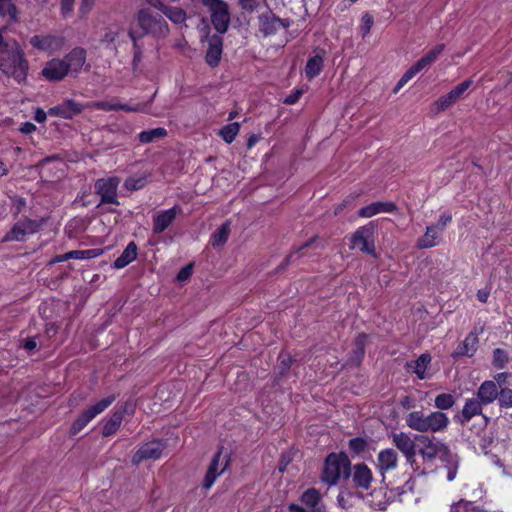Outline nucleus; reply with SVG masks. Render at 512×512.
Instances as JSON below:
<instances>
[{"label": "nucleus", "mask_w": 512, "mask_h": 512, "mask_svg": "<svg viewBox=\"0 0 512 512\" xmlns=\"http://www.w3.org/2000/svg\"><path fill=\"white\" fill-rule=\"evenodd\" d=\"M115 399L114 395H110L87 408L72 424L70 429L71 434H78L91 420L105 411Z\"/></svg>", "instance_id": "obj_7"}, {"label": "nucleus", "mask_w": 512, "mask_h": 512, "mask_svg": "<svg viewBox=\"0 0 512 512\" xmlns=\"http://www.w3.org/2000/svg\"><path fill=\"white\" fill-rule=\"evenodd\" d=\"M444 48V44H437L423 57L416 61V63L412 65L410 68L414 71L415 74L419 73L424 68L432 65L437 60L438 56L443 52Z\"/></svg>", "instance_id": "obj_25"}, {"label": "nucleus", "mask_w": 512, "mask_h": 512, "mask_svg": "<svg viewBox=\"0 0 512 512\" xmlns=\"http://www.w3.org/2000/svg\"><path fill=\"white\" fill-rule=\"evenodd\" d=\"M478 341V335L474 332H470L463 342L457 346L452 356L454 358L462 356L472 357L477 350Z\"/></svg>", "instance_id": "obj_24"}, {"label": "nucleus", "mask_w": 512, "mask_h": 512, "mask_svg": "<svg viewBox=\"0 0 512 512\" xmlns=\"http://www.w3.org/2000/svg\"><path fill=\"white\" fill-rule=\"evenodd\" d=\"M74 0H61V12L64 16H67L73 10Z\"/></svg>", "instance_id": "obj_60"}, {"label": "nucleus", "mask_w": 512, "mask_h": 512, "mask_svg": "<svg viewBox=\"0 0 512 512\" xmlns=\"http://www.w3.org/2000/svg\"><path fill=\"white\" fill-rule=\"evenodd\" d=\"M351 248L376 256L373 232L366 227H360L351 238Z\"/></svg>", "instance_id": "obj_11"}, {"label": "nucleus", "mask_w": 512, "mask_h": 512, "mask_svg": "<svg viewBox=\"0 0 512 512\" xmlns=\"http://www.w3.org/2000/svg\"><path fill=\"white\" fill-rule=\"evenodd\" d=\"M164 446L160 441H150L143 444L132 457V463L138 465L143 460H157L161 457Z\"/></svg>", "instance_id": "obj_14"}, {"label": "nucleus", "mask_w": 512, "mask_h": 512, "mask_svg": "<svg viewBox=\"0 0 512 512\" xmlns=\"http://www.w3.org/2000/svg\"><path fill=\"white\" fill-rule=\"evenodd\" d=\"M398 211L397 206L392 201L373 202L358 211V215L362 218H371L381 213H395Z\"/></svg>", "instance_id": "obj_17"}, {"label": "nucleus", "mask_w": 512, "mask_h": 512, "mask_svg": "<svg viewBox=\"0 0 512 512\" xmlns=\"http://www.w3.org/2000/svg\"><path fill=\"white\" fill-rule=\"evenodd\" d=\"M350 475V461L343 454L331 453L327 456L324 464L322 481L335 485L341 477L347 478Z\"/></svg>", "instance_id": "obj_4"}, {"label": "nucleus", "mask_w": 512, "mask_h": 512, "mask_svg": "<svg viewBox=\"0 0 512 512\" xmlns=\"http://www.w3.org/2000/svg\"><path fill=\"white\" fill-rule=\"evenodd\" d=\"M473 81L471 79H467L460 84H458L456 87H454L452 90H450L451 94L454 98L458 101L460 98L463 97L464 93L470 88Z\"/></svg>", "instance_id": "obj_50"}, {"label": "nucleus", "mask_w": 512, "mask_h": 512, "mask_svg": "<svg viewBox=\"0 0 512 512\" xmlns=\"http://www.w3.org/2000/svg\"><path fill=\"white\" fill-rule=\"evenodd\" d=\"M301 502L311 510V512H324L321 505V495L315 488L307 489L301 496Z\"/></svg>", "instance_id": "obj_30"}, {"label": "nucleus", "mask_w": 512, "mask_h": 512, "mask_svg": "<svg viewBox=\"0 0 512 512\" xmlns=\"http://www.w3.org/2000/svg\"><path fill=\"white\" fill-rule=\"evenodd\" d=\"M398 454L392 448L383 449L377 456V468L384 477L385 473L394 470L398 465Z\"/></svg>", "instance_id": "obj_18"}, {"label": "nucleus", "mask_w": 512, "mask_h": 512, "mask_svg": "<svg viewBox=\"0 0 512 512\" xmlns=\"http://www.w3.org/2000/svg\"><path fill=\"white\" fill-rule=\"evenodd\" d=\"M84 107H85L84 105H82L72 99H69L59 105L51 107L48 110V114L50 116L61 117L64 119H71L75 115L80 114L83 111Z\"/></svg>", "instance_id": "obj_15"}, {"label": "nucleus", "mask_w": 512, "mask_h": 512, "mask_svg": "<svg viewBox=\"0 0 512 512\" xmlns=\"http://www.w3.org/2000/svg\"><path fill=\"white\" fill-rule=\"evenodd\" d=\"M47 114L42 108H36L35 110V115H34V119L38 122V123H43L46 121V118H47Z\"/></svg>", "instance_id": "obj_63"}, {"label": "nucleus", "mask_w": 512, "mask_h": 512, "mask_svg": "<svg viewBox=\"0 0 512 512\" xmlns=\"http://www.w3.org/2000/svg\"><path fill=\"white\" fill-rule=\"evenodd\" d=\"M115 399L114 395H110L87 408L72 424L70 429L71 434H78L91 420L105 411Z\"/></svg>", "instance_id": "obj_8"}, {"label": "nucleus", "mask_w": 512, "mask_h": 512, "mask_svg": "<svg viewBox=\"0 0 512 512\" xmlns=\"http://www.w3.org/2000/svg\"><path fill=\"white\" fill-rule=\"evenodd\" d=\"M117 110H124L127 112H145V105L143 104H136L134 106H130L128 104H119L117 103Z\"/></svg>", "instance_id": "obj_58"}, {"label": "nucleus", "mask_w": 512, "mask_h": 512, "mask_svg": "<svg viewBox=\"0 0 512 512\" xmlns=\"http://www.w3.org/2000/svg\"><path fill=\"white\" fill-rule=\"evenodd\" d=\"M239 131L240 124L238 122H234L223 126L219 131V135L226 143L230 144L235 140Z\"/></svg>", "instance_id": "obj_37"}, {"label": "nucleus", "mask_w": 512, "mask_h": 512, "mask_svg": "<svg viewBox=\"0 0 512 512\" xmlns=\"http://www.w3.org/2000/svg\"><path fill=\"white\" fill-rule=\"evenodd\" d=\"M324 66V60L321 55H315L308 59L305 66V75L311 80L320 74Z\"/></svg>", "instance_id": "obj_34"}, {"label": "nucleus", "mask_w": 512, "mask_h": 512, "mask_svg": "<svg viewBox=\"0 0 512 512\" xmlns=\"http://www.w3.org/2000/svg\"><path fill=\"white\" fill-rule=\"evenodd\" d=\"M366 447V441L362 438H353L349 441V448L356 454L364 451Z\"/></svg>", "instance_id": "obj_53"}, {"label": "nucleus", "mask_w": 512, "mask_h": 512, "mask_svg": "<svg viewBox=\"0 0 512 512\" xmlns=\"http://www.w3.org/2000/svg\"><path fill=\"white\" fill-rule=\"evenodd\" d=\"M181 212L180 207H172L159 213L156 218V224H170L176 220V216Z\"/></svg>", "instance_id": "obj_40"}, {"label": "nucleus", "mask_w": 512, "mask_h": 512, "mask_svg": "<svg viewBox=\"0 0 512 512\" xmlns=\"http://www.w3.org/2000/svg\"><path fill=\"white\" fill-rule=\"evenodd\" d=\"M415 440L418 447L417 453L424 463H432L436 458L441 461H451L452 452L444 442L425 434L416 435Z\"/></svg>", "instance_id": "obj_3"}, {"label": "nucleus", "mask_w": 512, "mask_h": 512, "mask_svg": "<svg viewBox=\"0 0 512 512\" xmlns=\"http://www.w3.org/2000/svg\"><path fill=\"white\" fill-rule=\"evenodd\" d=\"M163 14L174 23H182L186 19L185 11L179 7L166 6L163 10Z\"/></svg>", "instance_id": "obj_41"}, {"label": "nucleus", "mask_w": 512, "mask_h": 512, "mask_svg": "<svg viewBox=\"0 0 512 512\" xmlns=\"http://www.w3.org/2000/svg\"><path fill=\"white\" fill-rule=\"evenodd\" d=\"M338 504L350 512H358L360 506L364 504L363 496L358 492L343 490L337 497Z\"/></svg>", "instance_id": "obj_20"}, {"label": "nucleus", "mask_w": 512, "mask_h": 512, "mask_svg": "<svg viewBox=\"0 0 512 512\" xmlns=\"http://www.w3.org/2000/svg\"><path fill=\"white\" fill-rule=\"evenodd\" d=\"M301 95L302 90H296L295 92H293L292 94L285 98L284 103L288 105L295 104L299 100Z\"/></svg>", "instance_id": "obj_61"}, {"label": "nucleus", "mask_w": 512, "mask_h": 512, "mask_svg": "<svg viewBox=\"0 0 512 512\" xmlns=\"http://www.w3.org/2000/svg\"><path fill=\"white\" fill-rule=\"evenodd\" d=\"M220 458L221 451H218L212 459L205 475L203 486L206 489H209L214 484L216 478L220 476L226 468L227 463L222 468H219Z\"/></svg>", "instance_id": "obj_27"}, {"label": "nucleus", "mask_w": 512, "mask_h": 512, "mask_svg": "<svg viewBox=\"0 0 512 512\" xmlns=\"http://www.w3.org/2000/svg\"><path fill=\"white\" fill-rule=\"evenodd\" d=\"M127 412V405L123 408L116 410L111 417L106 421L102 434L107 437L116 433V431L120 428L123 417Z\"/></svg>", "instance_id": "obj_29"}, {"label": "nucleus", "mask_w": 512, "mask_h": 512, "mask_svg": "<svg viewBox=\"0 0 512 512\" xmlns=\"http://www.w3.org/2000/svg\"><path fill=\"white\" fill-rule=\"evenodd\" d=\"M406 425L421 434L443 432L449 425L448 416L441 411L425 414L422 410L412 411L405 418Z\"/></svg>", "instance_id": "obj_2"}, {"label": "nucleus", "mask_w": 512, "mask_h": 512, "mask_svg": "<svg viewBox=\"0 0 512 512\" xmlns=\"http://www.w3.org/2000/svg\"><path fill=\"white\" fill-rule=\"evenodd\" d=\"M203 5L210 12L214 28L219 33H225L230 23L228 4L223 0H203Z\"/></svg>", "instance_id": "obj_6"}, {"label": "nucleus", "mask_w": 512, "mask_h": 512, "mask_svg": "<svg viewBox=\"0 0 512 512\" xmlns=\"http://www.w3.org/2000/svg\"><path fill=\"white\" fill-rule=\"evenodd\" d=\"M94 2H95V0H82L81 6H80V11L83 14L88 13L91 10V8L93 7Z\"/></svg>", "instance_id": "obj_64"}, {"label": "nucleus", "mask_w": 512, "mask_h": 512, "mask_svg": "<svg viewBox=\"0 0 512 512\" xmlns=\"http://www.w3.org/2000/svg\"><path fill=\"white\" fill-rule=\"evenodd\" d=\"M392 444L403 454L406 461L413 465L417 454V441L415 438L405 432L393 433L391 435Z\"/></svg>", "instance_id": "obj_10"}, {"label": "nucleus", "mask_w": 512, "mask_h": 512, "mask_svg": "<svg viewBox=\"0 0 512 512\" xmlns=\"http://www.w3.org/2000/svg\"><path fill=\"white\" fill-rule=\"evenodd\" d=\"M69 73L63 59H52L46 63L42 75L49 81H60Z\"/></svg>", "instance_id": "obj_19"}, {"label": "nucleus", "mask_w": 512, "mask_h": 512, "mask_svg": "<svg viewBox=\"0 0 512 512\" xmlns=\"http://www.w3.org/2000/svg\"><path fill=\"white\" fill-rule=\"evenodd\" d=\"M167 136V130L162 127L153 128L150 130L142 131L138 135V139L143 144L152 143L157 139H162Z\"/></svg>", "instance_id": "obj_36"}, {"label": "nucleus", "mask_w": 512, "mask_h": 512, "mask_svg": "<svg viewBox=\"0 0 512 512\" xmlns=\"http://www.w3.org/2000/svg\"><path fill=\"white\" fill-rule=\"evenodd\" d=\"M192 271H193V263H189L187 264L185 267H183L179 273L177 274V280L179 282H185L187 281L191 275H192Z\"/></svg>", "instance_id": "obj_56"}, {"label": "nucleus", "mask_w": 512, "mask_h": 512, "mask_svg": "<svg viewBox=\"0 0 512 512\" xmlns=\"http://www.w3.org/2000/svg\"><path fill=\"white\" fill-rule=\"evenodd\" d=\"M86 107L98 109V110H104V111H113V110H117V103L110 102V101H98V102L88 103L86 105Z\"/></svg>", "instance_id": "obj_52"}, {"label": "nucleus", "mask_w": 512, "mask_h": 512, "mask_svg": "<svg viewBox=\"0 0 512 512\" xmlns=\"http://www.w3.org/2000/svg\"><path fill=\"white\" fill-rule=\"evenodd\" d=\"M117 37H118L117 29L109 27L106 29L105 33L103 34L101 41L103 43L111 44L117 39Z\"/></svg>", "instance_id": "obj_57"}, {"label": "nucleus", "mask_w": 512, "mask_h": 512, "mask_svg": "<svg viewBox=\"0 0 512 512\" xmlns=\"http://www.w3.org/2000/svg\"><path fill=\"white\" fill-rule=\"evenodd\" d=\"M508 353L501 348H496L493 351V365L499 369H502L508 363Z\"/></svg>", "instance_id": "obj_46"}, {"label": "nucleus", "mask_w": 512, "mask_h": 512, "mask_svg": "<svg viewBox=\"0 0 512 512\" xmlns=\"http://www.w3.org/2000/svg\"><path fill=\"white\" fill-rule=\"evenodd\" d=\"M431 362V356L428 353L421 354L418 359L407 363V367L417 375L419 379H426V369Z\"/></svg>", "instance_id": "obj_32"}, {"label": "nucleus", "mask_w": 512, "mask_h": 512, "mask_svg": "<svg viewBox=\"0 0 512 512\" xmlns=\"http://www.w3.org/2000/svg\"><path fill=\"white\" fill-rule=\"evenodd\" d=\"M451 512H483L473 502L460 500L451 507Z\"/></svg>", "instance_id": "obj_45"}, {"label": "nucleus", "mask_w": 512, "mask_h": 512, "mask_svg": "<svg viewBox=\"0 0 512 512\" xmlns=\"http://www.w3.org/2000/svg\"><path fill=\"white\" fill-rule=\"evenodd\" d=\"M137 245L135 242H130L124 249L122 254L114 261L113 266L116 269H122L134 261L137 257Z\"/></svg>", "instance_id": "obj_31"}, {"label": "nucleus", "mask_w": 512, "mask_h": 512, "mask_svg": "<svg viewBox=\"0 0 512 512\" xmlns=\"http://www.w3.org/2000/svg\"><path fill=\"white\" fill-rule=\"evenodd\" d=\"M223 39L219 35H212L208 39V49L206 53V63L211 67H216L222 56Z\"/></svg>", "instance_id": "obj_21"}, {"label": "nucleus", "mask_w": 512, "mask_h": 512, "mask_svg": "<svg viewBox=\"0 0 512 512\" xmlns=\"http://www.w3.org/2000/svg\"><path fill=\"white\" fill-rule=\"evenodd\" d=\"M30 44L42 51L56 52L64 46V39L57 35H35L30 38Z\"/></svg>", "instance_id": "obj_13"}, {"label": "nucleus", "mask_w": 512, "mask_h": 512, "mask_svg": "<svg viewBox=\"0 0 512 512\" xmlns=\"http://www.w3.org/2000/svg\"><path fill=\"white\" fill-rule=\"evenodd\" d=\"M230 235L229 226H221L211 238V245L215 248H221L227 241Z\"/></svg>", "instance_id": "obj_38"}, {"label": "nucleus", "mask_w": 512, "mask_h": 512, "mask_svg": "<svg viewBox=\"0 0 512 512\" xmlns=\"http://www.w3.org/2000/svg\"><path fill=\"white\" fill-rule=\"evenodd\" d=\"M4 32L5 29H0V71L21 83L28 74V61L19 43Z\"/></svg>", "instance_id": "obj_1"}, {"label": "nucleus", "mask_w": 512, "mask_h": 512, "mask_svg": "<svg viewBox=\"0 0 512 512\" xmlns=\"http://www.w3.org/2000/svg\"><path fill=\"white\" fill-rule=\"evenodd\" d=\"M498 402L501 407L511 408L512 407V390L511 389H501L498 391Z\"/></svg>", "instance_id": "obj_47"}, {"label": "nucleus", "mask_w": 512, "mask_h": 512, "mask_svg": "<svg viewBox=\"0 0 512 512\" xmlns=\"http://www.w3.org/2000/svg\"><path fill=\"white\" fill-rule=\"evenodd\" d=\"M17 7L11 0H0V15H8L12 20H17Z\"/></svg>", "instance_id": "obj_44"}, {"label": "nucleus", "mask_w": 512, "mask_h": 512, "mask_svg": "<svg viewBox=\"0 0 512 512\" xmlns=\"http://www.w3.org/2000/svg\"><path fill=\"white\" fill-rule=\"evenodd\" d=\"M68 73L78 74L86 61V52L82 48H74L63 59Z\"/></svg>", "instance_id": "obj_22"}, {"label": "nucleus", "mask_w": 512, "mask_h": 512, "mask_svg": "<svg viewBox=\"0 0 512 512\" xmlns=\"http://www.w3.org/2000/svg\"><path fill=\"white\" fill-rule=\"evenodd\" d=\"M416 74L414 73V71L409 68L405 73L404 75L400 78V80L398 81L397 85L394 87L393 89V92L394 93H398V91L408 83V81H410Z\"/></svg>", "instance_id": "obj_54"}, {"label": "nucleus", "mask_w": 512, "mask_h": 512, "mask_svg": "<svg viewBox=\"0 0 512 512\" xmlns=\"http://www.w3.org/2000/svg\"><path fill=\"white\" fill-rule=\"evenodd\" d=\"M35 130L36 126L32 122H25L19 128V131L23 134H31Z\"/></svg>", "instance_id": "obj_62"}, {"label": "nucleus", "mask_w": 512, "mask_h": 512, "mask_svg": "<svg viewBox=\"0 0 512 512\" xmlns=\"http://www.w3.org/2000/svg\"><path fill=\"white\" fill-rule=\"evenodd\" d=\"M239 5L243 10L252 12L258 7L259 3L257 0H239Z\"/></svg>", "instance_id": "obj_59"}, {"label": "nucleus", "mask_w": 512, "mask_h": 512, "mask_svg": "<svg viewBox=\"0 0 512 512\" xmlns=\"http://www.w3.org/2000/svg\"><path fill=\"white\" fill-rule=\"evenodd\" d=\"M367 336L363 333L359 334L354 343V348L352 350L351 357L348 361V364L358 366L365 354V343Z\"/></svg>", "instance_id": "obj_33"}, {"label": "nucleus", "mask_w": 512, "mask_h": 512, "mask_svg": "<svg viewBox=\"0 0 512 512\" xmlns=\"http://www.w3.org/2000/svg\"><path fill=\"white\" fill-rule=\"evenodd\" d=\"M258 31L263 37L276 35L281 30H286L290 23L281 19L271 11H266L258 16Z\"/></svg>", "instance_id": "obj_9"}, {"label": "nucleus", "mask_w": 512, "mask_h": 512, "mask_svg": "<svg viewBox=\"0 0 512 512\" xmlns=\"http://www.w3.org/2000/svg\"><path fill=\"white\" fill-rule=\"evenodd\" d=\"M35 232L33 226H13L10 232L4 236L3 241H24L28 234Z\"/></svg>", "instance_id": "obj_35"}, {"label": "nucleus", "mask_w": 512, "mask_h": 512, "mask_svg": "<svg viewBox=\"0 0 512 512\" xmlns=\"http://www.w3.org/2000/svg\"><path fill=\"white\" fill-rule=\"evenodd\" d=\"M456 98L453 97L451 92L449 91L447 94L441 96L439 99H437L434 104V110L438 113L441 111H444L448 109L450 106H452L454 103H456Z\"/></svg>", "instance_id": "obj_42"}, {"label": "nucleus", "mask_w": 512, "mask_h": 512, "mask_svg": "<svg viewBox=\"0 0 512 512\" xmlns=\"http://www.w3.org/2000/svg\"><path fill=\"white\" fill-rule=\"evenodd\" d=\"M498 397V388L494 381H484L477 390V399L484 405H489Z\"/></svg>", "instance_id": "obj_26"}, {"label": "nucleus", "mask_w": 512, "mask_h": 512, "mask_svg": "<svg viewBox=\"0 0 512 512\" xmlns=\"http://www.w3.org/2000/svg\"><path fill=\"white\" fill-rule=\"evenodd\" d=\"M448 469L447 480L453 481L457 474L458 469V457L452 453L451 461H442Z\"/></svg>", "instance_id": "obj_49"}, {"label": "nucleus", "mask_w": 512, "mask_h": 512, "mask_svg": "<svg viewBox=\"0 0 512 512\" xmlns=\"http://www.w3.org/2000/svg\"><path fill=\"white\" fill-rule=\"evenodd\" d=\"M350 475L357 487L368 490L373 480L371 469L364 463H359L350 467Z\"/></svg>", "instance_id": "obj_16"}, {"label": "nucleus", "mask_w": 512, "mask_h": 512, "mask_svg": "<svg viewBox=\"0 0 512 512\" xmlns=\"http://www.w3.org/2000/svg\"><path fill=\"white\" fill-rule=\"evenodd\" d=\"M104 252L101 248H94L88 250H73L69 251V256L72 259L84 260V259H92L102 255Z\"/></svg>", "instance_id": "obj_39"}, {"label": "nucleus", "mask_w": 512, "mask_h": 512, "mask_svg": "<svg viewBox=\"0 0 512 512\" xmlns=\"http://www.w3.org/2000/svg\"><path fill=\"white\" fill-rule=\"evenodd\" d=\"M310 243H306L304 246L300 247L296 252L288 255L283 262L277 267L276 271L280 272L283 271L286 267H288L290 264L295 262V255L298 254L302 249H304L306 246H308Z\"/></svg>", "instance_id": "obj_55"}, {"label": "nucleus", "mask_w": 512, "mask_h": 512, "mask_svg": "<svg viewBox=\"0 0 512 512\" xmlns=\"http://www.w3.org/2000/svg\"><path fill=\"white\" fill-rule=\"evenodd\" d=\"M483 406L484 404L477 398L467 399L461 412V423H467L474 416L482 414Z\"/></svg>", "instance_id": "obj_28"}, {"label": "nucleus", "mask_w": 512, "mask_h": 512, "mask_svg": "<svg viewBox=\"0 0 512 512\" xmlns=\"http://www.w3.org/2000/svg\"><path fill=\"white\" fill-rule=\"evenodd\" d=\"M137 21L145 34L158 38L168 35L169 28L165 19L159 14H153L149 9H141L137 14Z\"/></svg>", "instance_id": "obj_5"}, {"label": "nucleus", "mask_w": 512, "mask_h": 512, "mask_svg": "<svg viewBox=\"0 0 512 512\" xmlns=\"http://www.w3.org/2000/svg\"><path fill=\"white\" fill-rule=\"evenodd\" d=\"M455 399L453 395L448 393H441L435 398V406L440 410H447L453 407Z\"/></svg>", "instance_id": "obj_43"}, {"label": "nucleus", "mask_w": 512, "mask_h": 512, "mask_svg": "<svg viewBox=\"0 0 512 512\" xmlns=\"http://www.w3.org/2000/svg\"><path fill=\"white\" fill-rule=\"evenodd\" d=\"M146 178L141 176V177H131V178H128L126 181H125V184L124 186L128 189V190H139L141 188H143L145 185H146Z\"/></svg>", "instance_id": "obj_51"}, {"label": "nucleus", "mask_w": 512, "mask_h": 512, "mask_svg": "<svg viewBox=\"0 0 512 512\" xmlns=\"http://www.w3.org/2000/svg\"><path fill=\"white\" fill-rule=\"evenodd\" d=\"M119 179L111 177L107 179H99L95 183V189L101 197L102 203H117V187Z\"/></svg>", "instance_id": "obj_12"}, {"label": "nucleus", "mask_w": 512, "mask_h": 512, "mask_svg": "<svg viewBox=\"0 0 512 512\" xmlns=\"http://www.w3.org/2000/svg\"><path fill=\"white\" fill-rule=\"evenodd\" d=\"M442 226H426L424 235L419 238L417 246L421 249L431 248L440 243Z\"/></svg>", "instance_id": "obj_23"}, {"label": "nucleus", "mask_w": 512, "mask_h": 512, "mask_svg": "<svg viewBox=\"0 0 512 512\" xmlns=\"http://www.w3.org/2000/svg\"><path fill=\"white\" fill-rule=\"evenodd\" d=\"M374 19L369 13H365L362 16L361 24H360V33L363 38H365L367 35H369L371 28L373 26Z\"/></svg>", "instance_id": "obj_48"}]
</instances>
